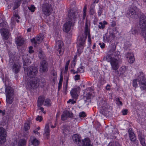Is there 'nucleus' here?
I'll return each instance as SVG.
<instances>
[{
	"mask_svg": "<svg viewBox=\"0 0 146 146\" xmlns=\"http://www.w3.org/2000/svg\"><path fill=\"white\" fill-rule=\"evenodd\" d=\"M27 56L25 55L22 57L25 71L27 72L28 77L30 78L25 80V86L27 89H34L36 87L37 83V80L35 77L38 72V69L36 67L33 66L28 68L26 71V68L25 66L29 65L31 63V60L26 58H27Z\"/></svg>",
	"mask_w": 146,
	"mask_h": 146,
	"instance_id": "1",
	"label": "nucleus"
},
{
	"mask_svg": "<svg viewBox=\"0 0 146 146\" xmlns=\"http://www.w3.org/2000/svg\"><path fill=\"white\" fill-rule=\"evenodd\" d=\"M116 46L115 45L111 44L109 52H113L112 54H108L106 56L107 61L110 63L112 69L115 70L118 69L119 67V64L121 62L120 52L118 51L113 52Z\"/></svg>",
	"mask_w": 146,
	"mask_h": 146,
	"instance_id": "2",
	"label": "nucleus"
},
{
	"mask_svg": "<svg viewBox=\"0 0 146 146\" xmlns=\"http://www.w3.org/2000/svg\"><path fill=\"white\" fill-rule=\"evenodd\" d=\"M68 16L69 20L66 21L63 26V30L66 33H68L70 31L72 26L74 25V21L78 17V13L77 12H71V10L69 12Z\"/></svg>",
	"mask_w": 146,
	"mask_h": 146,
	"instance_id": "3",
	"label": "nucleus"
},
{
	"mask_svg": "<svg viewBox=\"0 0 146 146\" xmlns=\"http://www.w3.org/2000/svg\"><path fill=\"white\" fill-rule=\"evenodd\" d=\"M137 78L134 79L133 86L135 88L138 87V84L141 89L146 90V78L142 72H140L137 75Z\"/></svg>",
	"mask_w": 146,
	"mask_h": 146,
	"instance_id": "4",
	"label": "nucleus"
},
{
	"mask_svg": "<svg viewBox=\"0 0 146 146\" xmlns=\"http://www.w3.org/2000/svg\"><path fill=\"white\" fill-rule=\"evenodd\" d=\"M8 25L7 22L2 19H0V29L1 34L5 40L8 39L9 36V32L7 29Z\"/></svg>",
	"mask_w": 146,
	"mask_h": 146,
	"instance_id": "5",
	"label": "nucleus"
},
{
	"mask_svg": "<svg viewBox=\"0 0 146 146\" xmlns=\"http://www.w3.org/2000/svg\"><path fill=\"white\" fill-rule=\"evenodd\" d=\"M86 36H79L77 41V55H79L83 51V49L85 45V40Z\"/></svg>",
	"mask_w": 146,
	"mask_h": 146,
	"instance_id": "6",
	"label": "nucleus"
},
{
	"mask_svg": "<svg viewBox=\"0 0 146 146\" xmlns=\"http://www.w3.org/2000/svg\"><path fill=\"white\" fill-rule=\"evenodd\" d=\"M6 94V101L9 104H11L14 98V91L12 88L9 86H7L5 89Z\"/></svg>",
	"mask_w": 146,
	"mask_h": 146,
	"instance_id": "7",
	"label": "nucleus"
},
{
	"mask_svg": "<svg viewBox=\"0 0 146 146\" xmlns=\"http://www.w3.org/2000/svg\"><path fill=\"white\" fill-rule=\"evenodd\" d=\"M145 17H141L139 19V25L142 29V34L146 42V19Z\"/></svg>",
	"mask_w": 146,
	"mask_h": 146,
	"instance_id": "8",
	"label": "nucleus"
},
{
	"mask_svg": "<svg viewBox=\"0 0 146 146\" xmlns=\"http://www.w3.org/2000/svg\"><path fill=\"white\" fill-rule=\"evenodd\" d=\"M100 107L101 108L100 112L103 115L107 113L110 110V106L105 100H102L99 102Z\"/></svg>",
	"mask_w": 146,
	"mask_h": 146,
	"instance_id": "9",
	"label": "nucleus"
},
{
	"mask_svg": "<svg viewBox=\"0 0 146 146\" xmlns=\"http://www.w3.org/2000/svg\"><path fill=\"white\" fill-rule=\"evenodd\" d=\"M42 104L44 106H49L51 105V103L50 100L49 99L47 98L45 99L43 96H40L38 100L37 106L38 107H40Z\"/></svg>",
	"mask_w": 146,
	"mask_h": 146,
	"instance_id": "10",
	"label": "nucleus"
},
{
	"mask_svg": "<svg viewBox=\"0 0 146 146\" xmlns=\"http://www.w3.org/2000/svg\"><path fill=\"white\" fill-rule=\"evenodd\" d=\"M56 52L58 56L61 55L63 54L64 46L61 40H58L56 42Z\"/></svg>",
	"mask_w": 146,
	"mask_h": 146,
	"instance_id": "11",
	"label": "nucleus"
},
{
	"mask_svg": "<svg viewBox=\"0 0 146 146\" xmlns=\"http://www.w3.org/2000/svg\"><path fill=\"white\" fill-rule=\"evenodd\" d=\"M137 11V9L136 7H131L129 9L127 14L131 17L133 19H137L139 17Z\"/></svg>",
	"mask_w": 146,
	"mask_h": 146,
	"instance_id": "12",
	"label": "nucleus"
},
{
	"mask_svg": "<svg viewBox=\"0 0 146 146\" xmlns=\"http://www.w3.org/2000/svg\"><path fill=\"white\" fill-rule=\"evenodd\" d=\"M51 9V5L48 3L43 4L42 8V11L45 15L48 16L50 14V12Z\"/></svg>",
	"mask_w": 146,
	"mask_h": 146,
	"instance_id": "13",
	"label": "nucleus"
},
{
	"mask_svg": "<svg viewBox=\"0 0 146 146\" xmlns=\"http://www.w3.org/2000/svg\"><path fill=\"white\" fill-rule=\"evenodd\" d=\"M6 132L5 129L0 127V144L4 143L6 141Z\"/></svg>",
	"mask_w": 146,
	"mask_h": 146,
	"instance_id": "14",
	"label": "nucleus"
},
{
	"mask_svg": "<svg viewBox=\"0 0 146 146\" xmlns=\"http://www.w3.org/2000/svg\"><path fill=\"white\" fill-rule=\"evenodd\" d=\"M84 94H86V96L87 98H91L94 96V93L93 90L92 88H88L85 90Z\"/></svg>",
	"mask_w": 146,
	"mask_h": 146,
	"instance_id": "15",
	"label": "nucleus"
},
{
	"mask_svg": "<svg viewBox=\"0 0 146 146\" xmlns=\"http://www.w3.org/2000/svg\"><path fill=\"white\" fill-rule=\"evenodd\" d=\"M44 38V36L42 34L38 35L35 38H33L31 40L32 43L35 44H39L40 42Z\"/></svg>",
	"mask_w": 146,
	"mask_h": 146,
	"instance_id": "16",
	"label": "nucleus"
},
{
	"mask_svg": "<svg viewBox=\"0 0 146 146\" xmlns=\"http://www.w3.org/2000/svg\"><path fill=\"white\" fill-rule=\"evenodd\" d=\"M80 91V88L79 87L74 88L70 92V94L73 98L76 99L78 96V93Z\"/></svg>",
	"mask_w": 146,
	"mask_h": 146,
	"instance_id": "17",
	"label": "nucleus"
},
{
	"mask_svg": "<svg viewBox=\"0 0 146 146\" xmlns=\"http://www.w3.org/2000/svg\"><path fill=\"white\" fill-rule=\"evenodd\" d=\"M26 143V140L22 139L18 142L16 141H14L12 143V146H25Z\"/></svg>",
	"mask_w": 146,
	"mask_h": 146,
	"instance_id": "18",
	"label": "nucleus"
},
{
	"mask_svg": "<svg viewBox=\"0 0 146 146\" xmlns=\"http://www.w3.org/2000/svg\"><path fill=\"white\" fill-rule=\"evenodd\" d=\"M73 140L74 142L78 145H82V142L80 136L77 134H74L72 136Z\"/></svg>",
	"mask_w": 146,
	"mask_h": 146,
	"instance_id": "19",
	"label": "nucleus"
},
{
	"mask_svg": "<svg viewBox=\"0 0 146 146\" xmlns=\"http://www.w3.org/2000/svg\"><path fill=\"white\" fill-rule=\"evenodd\" d=\"M125 57L127 61L130 63H133L135 61L134 54L131 52L127 53Z\"/></svg>",
	"mask_w": 146,
	"mask_h": 146,
	"instance_id": "20",
	"label": "nucleus"
},
{
	"mask_svg": "<svg viewBox=\"0 0 146 146\" xmlns=\"http://www.w3.org/2000/svg\"><path fill=\"white\" fill-rule=\"evenodd\" d=\"M138 139L139 140L140 143L142 146H146L145 141V136L141 132L139 131L138 132Z\"/></svg>",
	"mask_w": 146,
	"mask_h": 146,
	"instance_id": "21",
	"label": "nucleus"
},
{
	"mask_svg": "<svg viewBox=\"0 0 146 146\" xmlns=\"http://www.w3.org/2000/svg\"><path fill=\"white\" fill-rule=\"evenodd\" d=\"M73 115V113H70L68 111H64L63 114L61 115L62 120L64 121L68 117H71Z\"/></svg>",
	"mask_w": 146,
	"mask_h": 146,
	"instance_id": "22",
	"label": "nucleus"
},
{
	"mask_svg": "<svg viewBox=\"0 0 146 146\" xmlns=\"http://www.w3.org/2000/svg\"><path fill=\"white\" fill-rule=\"evenodd\" d=\"M48 70V65L45 61H43L41 63L40 67V70L41 72H45Z\"/></svg>",
	"mask_w": 146,
	"mask_h": 146,
	"instance_id": "23",
	"label": "nucleus"
},
{
	"mask_svg": "<svg viewBox=\"0 0 146 146\" xmlns=\"http://www.w3.org/2000/svg\"><path fill=\"white\" fill-rule=\"evenodd\" d=\"M27 0H16L14 2H13L12 4L13 8V10H15L18 8L20 6L22 1L24 3L26 2Z\"/></svg>",
	"mask_w": 146,
	"mask_h": 146,
	"instance_id": "24",
	"label": "nucleus"
},
{
	"mask_svg": "<svg viewBox=\"0 0 146 146\" xmlns=\"http://www.w3.org/2000/svg\"><path fill=\"white\" fill-rule=\"evenodd\" d=\"M85 34L88 35V41L90 44L91 42V36L90 33L89 31H88V23L87 22L85 23Z\"/></svg>",
	"mask_w": 146,
	"mask_h": 146,
	"instance_id": "25",
	"label": "nucleus"
},
{
	"mask_svg": "<svg viewBox=\"0 0 146 146\" xmlns=\"http://www.w3.org/2000/svg\"><path fill=\"white\" fill-rule=\"evenodd\" d=\"M13 72L15 74L18 73L20 70L21 66L19 64L14 63L12 67Z\"/></svg>",
	"mask_w": 146,
	"mask_h": 146,
	"instance_id": "26",
	"label": "nucleus"
},
{
	"mask_svg": "<svg viewBox=\"0 0 146 146\" xmlns=\"http://www.w3.org/2000/svg\"><path fill=\"white\" fill-rule=\"evenodd\" d=\"M114 37L115 35L113 33H110L109 35L106 34L103 36V39L105 42H108L111 40L112 38H113Z\"/></svg>",
	"mask_w": 146,
	"mask_h": 146,
	"instance_id": "27",
	"label": "nucleus"
},
{
	"mask_svg": "<svg viewBox=\"0 0 146 146\" xmlns=\"http://www.w3.org/2000/svg\"><path fill=\"white\" fill-rule=\"evenodd\" d=\"M49 123H47L45 126L44 131V136L46 138L48 139L50 135V131L49 129Z\"/></svg>",
	"mask_w": 146,
	"mask_h": 146,
	"instance_id": "28",
	"label": "nucleus"
},
{
	"mask_svg": "<svg viewBox=\"0 0 146 146\" xmlns=\"http://www.w3.org/2000/svg\"><path fill=\"white\" fill-rule=\"evenodd\" d=\"M30 140L32 144L34 146L38 145L39 143V141L33 136H31Z\"/></svg>",
	"mask_w": 146,
	"mask_h": 146,
	"instance_id": "29",
	"label": "nucleus"
},
{
	"mask_svg": "<svg viewBox=\"0 0 146 146\" xmlns=\"http://www.w3.org/2000/svg\"><path fill=\"white\" fill-rule=\"evenodd\" d=\"M16 41L17 48L18 46H22L24 43V40L21 37L17 38Z\"/></svg>",
	"mask_w": 146,
	"mask_h": 146,
	"instance_id": "30",
	"label": "nucleus"
},
{
	"mask_svg": "<svg viewBox=\"0 0 146 146\" xmlns=\"http://www.w3.org/2000/svg\"><path fill=\"white\" fill-rule=\"evenodd\" d=\"M82 145L84 146H92L90 144V139L88 138H85L84 140L82 141Z\"/></svg>",
	"mask_w": 146,
	"mask_h": 146,
	"instance_id": "31",
	"label": "nucleus"
},
{
	"mask_svg": "<svg viewBox=\"0 0 146 146\" xmlns=\"http://www.w3.org/2000/svg\"><path fill=\"white\" fill-rule=\"evenodd\" d=\"M129 133L130 139L131 141H134L136 139L135 134L131 130L129 129Z\"/></svg>",
	"mask_w": 146,
	"mask_h": 146,
	"instance_id": "32",
	"label": "nucleus"
},
{
	"mask_svg": "<svg viewBox=\"0 0 146 146\" xmlns=\"http://www.w3.org/2000/svg\"><path fill=\"white\" fill-rule=\"evenodd\" d=\"M84 67L83 66H81L77 68V71H75L73 69H71V71L73 72V74L77 73H82L84 72Z\"/></svg>",
	"mask_w": 146,
	"mask_h": 146,
	"instance_id": "33",
	"label": "nucleus"
},
{
	"mask_svg": "<svg viewBox=\"0 0 146 146\" xmlns=\"http://www.w3.org/2000/svg\"><path fill=\"white\" fill-rule=\"evenodd\" d=\"M20 17L18 15L17 13H14L11 19L12 21H16L18 23L19 22V20L17 19H19Z\"/></svg>",
	"mask_w": 146,
	"mask_h": 146,
	"instance_id": "34",
	"label": "nucleus"
},
{
	"mask_svg": "<svg viewBox=\"0 0 146 146\" xmlns=\"http://www.w3.org/2000/svg\"><path fill=\"white\" fill-rule=\"evenodd\" d=\"M52 75V79L54 82L57 78L56 72L54 70H52L51 72Z\"/></svg>",
	"mask_w": 146,
	"mask_h": 146,
	"instance_id": "35",
	"label": "nucleus"
},
{
	"mask_svg": "<svg viewBox=\"0 0 146 146\" xmlns=\"http://www.w3.org/2000/svg\"><path fill=\"white\" fill-rule=\"evenodd\" d=\"M99 25H98V27L99 28L101 29H103L105 27V25L107 24V23L106 21H103L102 22H100L99 23Z\"/></svg>",
	"mask_w": 146,
	"mask_h": 146,
	"instance_id": "36",
	"label": "nucleus"
},
{
	"mask_svg": "<svg viewBox=\"0 0 146 146\" xmlns=\"http://www.w3.org/2000/svg\"><path fill=\"white\" fill-rule=\"evenodd\" d=\"M14 57H15L14 55H13L12 54H9V62L10 64H11V63L13 64L14 62V61L13 60Z\"/></svg>",
	"mask_w": 146,
	"mask_h": 146,
	"instance_id": "37",
	"label": "nucleus"
},
{
	"mask_svg": "<svg viewBox=\"0 0 146 146\" xmlns=\"http://www.w3.org/2000/svg\"><path fill=\"white\" fill-rule=\"evenodd\" d=\"M125 67L122 66L120 67L119 69V73L121 75H122L123 73L125 72Z\"/></svg>",
	"mask_w": 146,
	"mask_h": 146,
	"instance_id": "38",
	"label": "nucleus"
},
{
	"mask_svg": "<svg viewBox=\"0 0 146 146\" xmlns=\"http://www.w3.org/2000/svg\"><path fill=\"white\" fill-rule=\"evenodd\" d=\"M137 32V30L136 27H133L131 28L130 32L133 35H135Z\"/></svg>",
	"mask_w": 146,
	"mask_h": 146,
	"instance_id": "39",
	"label": "nucleus"
},
{
	"mask_svg": "<svg viewBox=\"0 0 146 146\" xmlns=\"http://www.w3.org/2000/svg\"><path fill=\"white\" fill-rule=\"evenodd\" d=\"M76 55L74 57L73 60L72 62L71 63V68H73L76 65Z\"/></svg>",
	"mask_w": 146,
	"mask_h": 146,
	"instance_id": "40",
	"label": "nucleus"
},
{
	"mask_svg": "<svg viewBox=\"0 0 146 146\" xmlns=\"http://www.w3.org/2000/svg\"><path fill=\"white\" fill-rule=\"evenodd\" d=\"M24 128L25 131L28 130L30 128V123L29 122L25 123Z\"/></svg>",
	"mask_w": 146,
	"mask_h": 146,
	"instance_id": "41",
	"label": "nucleus"
},
{
	"mask_svg": "<svg viewBox=\"0 0 146 146\" xmlns=\"http://www.w3.org/2000/svg\"><path fill=\"white\" fill-rule=\"evenodd\" d=\"M87 9V7L86 5H85L83 8V19H85L86 16V12Z\"/></svg>",
	"mask_w": 146,
	"mask_h": 146,
	"instance_id": "42",
	"label": "nucleus"
},
{
	"mask_svg": "<svg viewBox=\"0 0 146 146\" xmlns=\"http://www.w3.org/2000/svg\"><path fill=\"white\" fill-rule=\"evenodd\" d=\"M116 103L118 105H122V103L119 98H117L116 99Z\"/></svg>",
	"mask_w": 146,
	"mask_h": 146,
	"instance_id": "43",
	"label": "nucleus"
},
{
	"mask_svg": "<svg viewBox=\"0 0 146 146\" xmlns=\"http://www.w3.org/2000/svg\"><path fill=\"white\" fill-rule=\"evenodd\" d=\"M70 62V61H68L66 64V65L65 67V72H66L68 70V66Z\"/></svg>",
	"mask_w": 146,
	"mask_h": 146,
	"instance_id": "44",
	"label": "nucleus"
},
{
	"mask_svg": "<svg viewBox=\"0 0 146 146\" xmlns=\"http://www.w3.org/2000/svg\"><path fill=\"white\" fill-rule=\"evenodd\" d=\"M68 79L66 80V84L65 86V87H64L63 91L65 93L66 92L68 88Z\"/></svg>",
	"mask_w": 146,
	"mask_h": 146,
	"instance_id": "45",
	"label": "nucleus"
},
{
	"mask_svg": "<svg viewBox=\"0 0 146 146\" xmlns=\"http://www.w3.org/2000/svg\"><path fill=\"white\" fill-rule=\"evenodd\" d=\"M29 9L32 12H34L35 11V7L33 5H31L30 7H28Z\"/></svg>",
	"mask_w": 146,
	"mask_h": 146,
	"instance_id": "46",
	"label": "nucleus"
},
{
	"mask_svg": "<svg viewBox=\"0 0 146 146\" xmlns=\"http://www.w3.org/2000/svg\"><path fill=\"white\" fill-rule=\"evenodd\" d=\"M79 116L80 117H84L86 116V115L85 113L84 112L82 111L79 113Z\"/></svg>",
	"mask_w": 146,
	"mask_h": 146,
	"instance_id": "47",
	"label": "nucleus"
},
{
	"mask_svg": "<svg viewBox=\"0 0 146 146\" xmlns=\"http://www.w3.org/2000/svg\"><path fill=\"white\" fill-rule=\"evenodd\" d=\"M36 120L37 121L40 122L42 120V118L41 116L38 115L36 118Z\"/></svg>",
	"mask_w": 146,
	"mask_h": 146,
	"instance_id": "48",
	"label": "nucleus"
},
{
	"mask_svg": "<svg viewBox=\"0 0 146 146\" xmlns=\"http://www.w3.org/2000/svg\"><path fill=\"white\" fill-rule=\"evenodd\" d=\"M67 103H70L72 104H73L76 103V101L70 99L67 101Z\"/></svg>",
	"mask_w": 146,
	"mask_h": 146,
	"instance_id": "49",
	"label": "nucleus"
},
{
	"mask_svg": "<svg viewBox=\"0 0 146 146\" xmlns=\"http://www.w3.org/2000/svg\"><path fill=\"white\" fill-rule=\"evenodd\" d=\"M122 112L123 115H126L127 114V110L126 109L123 110L122 111Z\"/></svg>",
	"mask_w": 146,
	"mask_h": 146,
	"instance_id": "50",
	"label": "nucleus"
},
{
	"mask_svg": "<svg viewBox=\"0 0 146 146\" xmlns=\"http://www.w3.org/2000/svg\"><path fill=\"white\" fill-rule=\"evenodd\" d=\"M99 44L102 48H104L105 46V44L104 43L100 42L99 43Z\"/></svg>",
	"mask_w": 146,
	"mask_h": 146,
	"instance_id": "51",
	"label": "nucleus"
},
{
	"mask_svg": "<svg viewBox=\"0 0 146 146\" xmlns=\"http://www.w3.org/2000/svg\"><path fill=\"white\" fill-rule=\"evenodd\" d=\"M33 47L31 46H30L29 47V53H32L34 52L33 50L32 49Z\"/></svg>",
	"mask_w": 146,
	"mask_h": 146,
	"instance_id": "52",
	"label": "nucleus"
},
{
	"mask_svg": "<svg viewBox=\"0 0 146 146\" xmlns=\"http://www.w3.org/2000/svg\"><path fill=\"white\" fill-rule=\"evenodd\" d=\"M39 110H40L41 111H42L44 114H45L46 113V111H44V108L42 107H40L39 108Z\"/></svg>",
	"mask_w": 146,
	"mask_h": 146,
	"instance_id": "53",
	"label": "nucleus"
},
{
	"mask_svg": "<svg viewBox=\"0 0 146 146\" xmlns=\"http://www.w3.org/2000/svg\"><path fill=\"white\" fill-rule=\"evenodd\" d=\"M80 76L79 75L76 74L74 76L75 80H78L79 79Z\"/></svg>",
	"mask_w": 146,
	"mask_h": 146,
	"instance_id": "54",
	"label": "nucleus"
},
{
	"mask_svg": "<svg viewBox=\"0 0 146 146\" xmlns=\"http://www.w3.org/2000/svg\"><path fill=\"white\" fill-rule=\"evenodd\" d=\"M62 82L61 81H59L58 84V89H59L60 88H61L62 85Z\"/></svg>",
	"mask_w": 146,
	"mask_h": 146,
	"instance_id": "55",
	"label": "nucleus"
},
{
	"mask_svg": "<svg viewBox=\"0 0 146 146\" xmlns=\"http://www.w3.org/2000/svg\"><path fill=\"white\" fill-rule=\"evenodd\" d=\"M132 141L134 143L137 145H139L138 141L136 139H135V140H134V141Z\"/></svg>",
	"mask_w": 146,
	"mask_h": 146,
	"instance_id": "56",
	"label": "nucleus"
},
{
	"mask_svg": "<svg viewBox=\"0 0 146 146\" xmlns=\"http://www.w3.org/2000/svg\"><path fill=\"white\" fill-rule=\"evenodd\" d=\"M0 114H1L2 115H3L5 114V110L2 111L0 110Z\"/></svg>",
	"mask_w": 146,
	"mask_h": 146,
	"instance_id": "57",
	"label": "nucleus"
},
{
	"mask_svg": "<svg viewBox=\"0 0 146 146\" xmlns=\"http://www.w3.org/2000/svg\"><path fill=\"white\" fill-rule=\"evenodd\" d=\"M98 15L99 16H100L102 13L101 10L100 9L98 10Z\"/></svg>",
	"mask_w": 146,
	"mask_h": 146,
	"instance_id": "58",
	"label": "nucleus"
},
{
	"mask_svg": "<svg viewBox=\"0 0 146 146\" xmlns=\"http://www.w3.org/2000/svg\"><path fill=\"white\" fill-rule=\"evenodd\" d=\"M106 89L107 90H110V86L109 85H107L106 87Z\"/></svg>",
	"mask_w": 146,
	"mask_h": 146,
	"instance_id": "59",
	"label": "nucleus"
},
{
	"mask_svg": "<svg viewBox=\"0 0 146 146\" xmlns=\"http://www.w3.org/2000/svg\"><path fill=\"white\" fill-rule=\"evenodd\" d=\"M33 132L35 134H39V133L37 131L34 130Z\"/></svg>",
	"mask_w": 146,
	"mask_h": 146,
	"instance_id": "60",
	"label": "nucleus"
},
{
	"mask_svg": "<svg viewBox=\"0 0 146 146\" xmlns=\"http://www.w3.org/2000/svg\"><path fill=\"white\" fill-rule=\"evenodd\" d=\"M31 30V28H28L27 30V32H30Z\"/></svg>",
	"mask_w": 146,
	"mask_h": 146,
	"instance_id": "61",
	"label": "nucleus"
},
{
	"mask_svg": "<svg viewBox=\"0 0 146 146\" xmlns=\"http://www.w3.org/2000/svg\"><path fill=\"white\" fill-rule=\"evenodd\" d=\"M96 44H94L93 45V47H92L93 48V49H95V47H96Z\"/></svg>",
	"mask_w": 146,
	"mask_h": 146,
	"instance_id": "62",
	"label": "nucleus"
},
{
	"mask_svg": "<svg viewBox=\"0 0 146 146\" xmlns=\"http://www.w3.org/2000/svg\"><path fill=\"white\" fill-rule=\"evenodd\" d=\"M63 80V78L62 77H61L60 78L59 81H61V82H62Z\"/></svg>",
	"mask_w": 146,
	"mask_h": 146,
	"instance_id": "63",
	"label": "nucleus"
},
{
	"mask_svg": "<svg viewBox=\"0 0 146 146\" xmlns=\"http://www.w3.org/2000/svg\"><path fill=\"white\" fill-rule=\"evenodd\" d=\"M55 127V126H54V125H52L51 126V127L52 128H54V127Z\"/></svg>",
	"mask_w": 146,
	"mask_h": 146,
	"instance_id": "64",
	"label": "nucleus"
}]
</instances>
